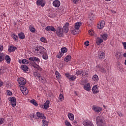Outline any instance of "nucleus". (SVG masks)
Returning a JSON list of instances; mask_svg holds the SVG:
<instances>
[{"label": "nucleus", "instance_id": "a19ab883", "mask_svg": "<svg viewBox=\"0 0 126 126\" xmlns=\"http://www.w3.org/2000/svg\"><path fill=\"white\" fill-rule=\"evenodd\" d=\"M29 29L32 33H35L36 32V29H34V27L30 26Z\"/></svg>", "mask_w": 126, "mask_h": 126}, {"label": "nucleus", "instance_id": "393cba45", "mask_svg": "<svg viewBox=\"0 0 126 126\" xmlns=\"http://www.w3.org/2000/svg\"><path fill=\"white\" fill-rule=\"evenodd\" d=\"M4 61V53L0 52V63H2Z\"/></svg>", "mask_w": 126, "mask_h": 126}, {"label": "nucleus", "instance_id": "4c0bfd02", "mask_svg": "<svg viewBox=\"0 0 126 126\" xmlns=\"http://www.w3.org/2000/svg\"><path fill=\"white\" fill-rule=\"evenodd\" d=\"M71 59V56L70 55H68L64 58V61L66 63H68V62H69V61H70Z\"/></svg>", "mask_w": 126, "mask_h": 126}, {"label": "nucleus", "instance_id": "72a5a7b5", "mask_svg": "<svg viewBox=\"0 0 126 126\" xmlns=\"http://www.w3.org/2000/svg\"><path fill=\"white\" fill-rule=\"evenodd\" d=\"M115 57L117 60H120V59L122 58V54L119 52H116L115 54Z\"/></svg>", "mask_w": 126, "mask_h": 126}, {"label": "nucleus", "instance_id": "37998d69", "mask_svg": "<svg viewBox=\"0 0 126 126\" xmlns=\"http://www.w3.org/2000/svg\"><path fill=\"white\" fill-rule=\"evenodd\" d=\"M66 52H67V49H66V48L63 47V48H61V53H62V54H63V55L64 54H65V53H66Z\"/></svg>", "mask_w": 126, "mask_h": 126}, {"label": "nucleus", "instance_id": "aec40b11", "mask_svg": "<svg viewBox=\"0 0 126 126\" xmlns=\"http://www.w3.org/2000/svg\"><path fill=\"white\" fill-rule=\"evenodd\" d=\"M4 60H5L7 63H8V64L10 63L11 59H10V57H9V56L5 55V54H4Z\"/></svg>", "mask_w": 126, "mask_h": 126}, {"label": "nucleus", "instance_id": "6e6d98bb", "mask_svg": "<svg viewBox=\"0 0 126 126\" xmlns=\"http://www.w3.org/2000/svg\"><path fill=\"white\" fill-rule=\"evenodd\" d=\"M65 75L66 77H67L68 78H69V79L70 77L71 76L70 75H69V73H66L65 74Z\"/></svg>", "mask_w": 126, "mask_h": 126}, {"label": "nucleus", "instance_id": "f03ea898", "mask_svg": "<svg viewBox=\"0 0 126 126\" xmlns=\"http://www.w3.org/2000/svg\"><path fill=\"white\" fill-rule=\"evenodd\" d=\"M45 52L46 49L43 46H39L35 48V52L37 54V55H42Z\"/></svg>", "mask_w": 126, "mask_h": 126}, {"label": "nucleus", "instance_id": "ea45409f", "mask_svg": "<svg viewBox=\"0 0 126 126\" xmlns=\"http://www.w3.org/2000/svg\"><path fill=\"white\" fill-rule=\"evenodd\" d=\"M31 103L33 105H34V106H35V107H37L38 106V103H37V102L36 101V100H35V99H32L30 101Z\"/></svg>", "mask_w": 126, "mask_h": 126}, {"label": "nucleus", "instance_id": "a211bd4d", "mask_svg": "<svg viewBox=\"0 0 126 126\" xmlns=\"http://www.w3.org/2000/svg\"><path fill=\"white\" fill-rule=\"evenodd\" d=\"M95 16V12L94 11H92L89 14V17L90 18L91 20H93L94 19V17Z\"/></svg>", "mask_w": 126, "mask_h": 126}, {"label": "nucleus", "instance_id": "f257e3e1", "mask_svg": "<svg viewBox=\"0 0 126 126\" xmlns=\"http://www.w3.org/2000/svg\"><path fill=\"white\" fill-rule=\"evenodd\" d=\"M78 30H79V22L75 24V26L71 29V32L73 35H76L78 33Z\"/></svg>", "mask_w": 126, "mask_h": 126}, {"label": "nucleus", "instance_id": "f8f14e48", "mask_svg": "<svg viewBox=\"0 0 126 126\" xmlns=\"http://www.w3.org/2000/svg\"><path fill=\"white\" fill-rule=\"evenodd\" d=\"M20 90L24 95H27L28 94V89H27L26 87H21Z\"/></svg>", "mask_w": 126, "mask_h": 126}, {"label": "nucleus", "instance_id": "b1692460", "mask_svg": "<svg viewBox=\"0 0 126 126\" xmlns=\"http://www.w3.org/2000/svg\"><path fill=\"white\" fill-rule=\"evenodd\" d=\"M100 37L102 38V40L107 41V39H108V34L107 33H103L100 34Z\"/></svg>", "mask_w": 126, "mask_h": 126}, {"label": "nucleus", "instance_id": "9d476101", "mask_svg": "<svg viewBox=\"0 0 126 126\" xmlns=\"http://www.w3.org/2000/svg\"><path fill=\"white\" fill-rule=\"evenodd\" d=\"M63 32L62 31V29L60 27L57 28V30L56 31V33L59 37H63Z\"/></svg>", "mask_w": 126, "mask_h": 126}, {"label": "nucleus", "instance_id": "58836bf2", "mask_svg": "<svg viewBox=\"0 0 126 126\" xmlns=\"http://www.w3.org/2000/svg\"><path fill=\"white\" fill-rule=\"evenodd\" d=\"M100 70L101 71V72H103V73H107V72H109V69L101 68H100Z\"/></svg>", "mask_w": 126, "mask_h": 126}, {"label": "nucleus", "instance_id": "ddd939ff", "mask_svg": "<svg viewBox=\"0 0 126 126\" xmlns=\"http://www.w3.org/2000/svg\"><path fill=\"white\" fill-rule=\"evenodd\" d=\"M92 109L94 112H96V113H100V112L102 111V108L96 105H94Z\"/></svg>", "mask_w": 126, "mask_h": 126}, {"label": "nucleus", "instance_id": "cd10ccee", "mask_svg": "<svg viewBox=\"0 0 126 126\" xmlns=\"http://www.w3.org/2000/svg\"><path fill=\"white\" fill-rule=\"evenodd\" d=\"M68 118L70 121H73L74 120V115L71 113H69L68 114Z\"/></svg>", "mask_w": 126, "mask_h": 126}, {"label": "nucleus", "instance_id": "39448f33", "mask_svg": "<svg viewBox=\"0 0 126 126\" xmlns=\"http://www.w3.org/2000/svg\"><path fill=\"white\" fill-rule=\"evenodd\" d=\"M40 107L44 110H48V108L50 107V101L47 100L43 105H40Z\"/></svg>", "mask_w": 126, "mask_h": 126}, {"label": "nucleus", "instance_id": "c03bdc74", "mask_svg": "<svg viewBox=\"0 0 126 126\" xmlns=\"http://www.w3.org/2000/svg\"><path fill=\"white\" fill-rule=\"evenodd\" d=\"M59 99L60 101H63L64 99V97L63 96V94H60L59 96Z\"/></svg>", "mask_w": 126, "mask_h": 126}, {"label": "nucleus", "instance_id": "680f3d73", "mask_svg": "<svg viewBox=\"0 0 126 126\" xmlns=\"http://www.w3.org/2000/svg\"><path fill=\"white\" fill-rule=\"evenodd\" d=\"M3 85V82H2L0 80V87H1Z\"/></svg>", "mask_w": 126, "mask_h": 126}, {"label": "nucleus", "instance_id": "bf43d9fd", "mask_svg": "<svg viewBox=\"0 0 126 126\" xmlns=\"http://www.w3.org/2000/svg\"><path fill=\"white\" fill-rule=\"evenodd\" d=\"M118 116H119V117H124V115L123 114V113L120 112H118Z\"/></svg>", "mask_w": 126, "mask_h": 126}, {"label": "nucleus", "instance_id": "052dcab7", "mask_svg": "<svg viewBox=\"0 0 126 126\" xmlns=\"http://www.w3.org/2000/svg\"><path fill=\"white\" fill-rule=\"evenodd\" d=\"M37 68L38 70H40V71H42V68H41V67H40V66H37Z\"/></svg>", "mask_w": 126, "mask_h": 126}, {"label": "nucleus", "instance_id": "a18cd8bd", "mask_svg": "<svg viewBox=\"0 0 126 126\" xmlns=\"http://www.w3.org/2000/svg\"><path fill=\"white\" fill-rule=\"evenodd\" d=\"M80 74H82L83 76H87V75H88V71L84 70L83 72H81Z\"/></svg>", "mask_w": 126, "mask_h": 126}, {"label": "nucleus", "instance_id": "e2e57ef3", "mask_svg": "<svg viewBox=\"0 0 126 126\" xmlns=\"http://www.w3.org/2000/svg\"><path fill=\"white\" fill-rule=\"evenodd\" d=\"M3 46H0V51H3Z\"/></svg>", "mask_w": 126, "mask_h": 126}, {"label": "nucleus", "instance_id": "c9c22d12", "mask_svg": "<svg viewBox=\"0 0 126 126\" xmlns=\"http://www.w3.org/2000/svg\"><path fill=\"white\" fill-rule=\"evenodd\" d=\"M11 37L14 41H18V36L14 33H11Z\"/></svg>", "mask_w": 126, "mask_h": 126}, {"label": "nucleus", "instance_id": "4be33fe9", "mask_svg": "<svg viewBox=\"0 0 126 126\" xmlns=\"http://www.w3.org/2000/svg\"><path fill=\"white\" fill-rule=\"evenodd\" d=\"M30 61L31 62H37L40 63V59L37 57H31L29 58Z\"/></svg>", "mask_w": 126, "mask_h": 126}, {"label": "nucleus", "instance_id": "473e14b6", "mask_svg": "<svg viewBox=\"0 0 126 126\" xmlns=\"http://www.w3.org/2000/svg\"><path fill=\"white\" fill-rule=\"evenodd\" d=\"M18 36L20 39L21 40L23 39H25V35L24 34V33L23 32H20L18 34Z\"/></svg>", "mask_w": 126, "mask_h": 126}, {"label": "nucleus", "instance_id": "3c124183", "mask_svg": "<svg viewBox=\"0 0 126 126\" xmlns=\"http://www.w3.org/2000/svg\"><path fill=\"white\" fill-rule=\"evenodd\" d=\"M39 80H40V81H42V82H43V83H46V82H47V81L46 80V79H43V78H42V77H40Z\"/></svg>", "mask_w": 126, "mask_h": 126}, {"label": "nucleus", "instance_id": "2f4dec72", "mask_svg": "<svg viewBox=\"0 0 126 126\" xmlns=\"http://www.w3.org/2000/svg\"><path fill=\"white\" fill-rule=\"evenodd\" d=\"M22 70H23L24 71H28V66H27V65H22L21 66Z\"/></svg>", "mask_w": 126, "mask_h": 126}, {"label": "nucleus", "instance_id": "69168bd1", "mask_svg": "<svg viewBox=\"0 0 126 126\" xmlns=\"http://www.w3.org/2000/svg\"><path fill=\"white\" fill-rule=\"evenodd\" d=\"M3 70L0 69V75H1L2 74V71Z\"/></svg>", "mask_w": 126, "mask_h": 126}, {"label": "nucleus", "instance_id": "79ce46f5", "mask_svg": "<svg viewBox=\"0 0 126 126\" xmlns=\"http://www.w3.org/2000/svg\"><path fill=\"white\" fill-rule=\"evenodd\" d=\"M41 42H42V43H45V44H47L48 43V40H47V39L44 37H42L40 38Z\"/></svg>", "mask_w": 126, "mask_h": 126}, {"label": "nucleus", "instance_id": "20e7f679", "mask_svg": "<svg viewBox=\"0 0 126 126\" xmlns=\"http://www.w3.org/2000/svg\"><path fill=\"white\" fill-rule=\"evenodd\" d=\"M69 26V23H65L64 25L63 26V29H62V31L63 33H66L68 32V27Z\"/></svg>", "mask_w": 126, "mask_h": 126}, {"label": "nucleus", "instance_id": "dca6fc26", "mask_svg": "<svg viewBox=\"0 0 126 126\" xmlns=\"http://www.w3.org/2000/svg\"><path fill=\"white\" fill-rule=\"evenodd\" d=\"M53 5L55 7H60L61 5V1L59 0H55L53 2Z\"/></svg>", "mask_w": 126, "mask_h": 126}, {"label": "nucleus", "instance_id": "7c9ffc66", "mask_svg": "<svg viewBox=\"0 0 126 126\" xmlns=\"http://www.w3.org/2000/svg\"><path fill=\"white\" fill-rule=\"evenodd\" d=\"M15 50H16V47H15L14 46H11L9 47L8 52H14Z\"/></svg>", "mask_w": 126, "mask_h": 126}, {"label": "nucleus", "instance_id": "7ed1b4c3", "mask_svg": "<svg viewBox=\"0 0 126 126\" xmlns=\"http://www.w3.org/2000/svg\"><path fill=\"white\" fill-rule=\"evenodd\" d=\"M104 117L102 116H99L96 117V125L100 126L102 124H104Z\"/></svg>", "mask_w": 126, "mask_h": 126}, {"label": "nucleus", "instance_id": "5fc2aeb1", "mask_svg": "<svg viewBox=\"0 0 126 126\" xmlns=\"http://www.w3.org/2000/svg\"><path fill=\"white\" fill-rule=\"evenodd\" d=\"M84 44L85 45L86 47H88V46H89V41H86L84 43Z\"/></svg>", "mask_w": 126, "mask_h": 126}, {"label": "nucleus", "instance_id": "09e8293b", "mask_svg": "<svg viewBox=\"0 0 126 126\" xmlns=\"http://www.w3.org/2000/svg\"><path fill=\"white\" fill-rule=\"evenodd\" d=\"M65 125L66 126H71V124H70V123L67 120L65 121Z\"/></svg>", "mask_w": 126, "mask_h": 126}, {"label": "nucleus", "instance_id": "c85d7f7f", "mask_svg": "<svg viewBox=\"0 0 126 126\" xmlns=\"http://www.w3.org/2000/svg\"><path fill=\"white\" fill-rule=\"evenodd\" d=\"M92 79L94 81L97 82L99 81V77H98V75H97L96 74H95L93 76Z\"/></svg>", "mask_w": 126, "mask_h": 126}, {"label": "nucleus", "instance_id": "1a4fd4ad", "mask_svg": "<svg viewBox=\"0 0 126 126\" xmlns=\"http://www.w3.org/2000/svg\"><path fill=\"white\" fill-rule=\"evenodd\" d=\"M9 101L10 102V105H12V107H15V106H16V98H15V97H11Z\"/></svg>", "mask_w": 126, "mask_h": 126}, {"label": "nucleus", "instance_id": "c756f323", "mask_svg": "<svg viewBox=\"0 0 126 126\" xmlns=\"http://www.w3.org/2000/svg\"><path fill=\"white\" fill-rule=\"evenodd\" d=\"M98 58H99L100 60H103L105 59V53L104 52H102L98 54Z\"/></svg>", "mask_w": 126, "mask_h": 126}, {"label": "nucleus", "instance_id": "774afa93", "mask_svg": "<svg viewBox=\"0 0 126 126\" xmlns=\"http://www.w3.org/2000/svg\"><path fill=\"white\" fill-rule=\"evenodd\" d=\"M123 56L124 57V58H126V53L123 54Z\"/></svg>", "mask_w": 126, "mask_h": 126}, {"label": "nucleus", "instance_id": "e433bc0d", "mask_svg": "<svg viewBox=\"0 0 126 126\" xmlns=\"http://www.w3.org/2000/svg\"><path fill=\"white\" fill-rule=\"evenodd\" d=\"M55 75L56 76V78H57V79H61V78H62V76H61V74L59 73V71H56L55 72Z\"/></svg>", "mask_w": 126, "mask_h": 126}, {"label": "nucleus", "instance_id": "864d4df0", "mask_svg": "<svg viewBox=\"0 0 126 126\" xmlns=\"http://www.w3.org/2000/svg\"><path fill=\"white\" fill-rule=\"evenodd\" d=\"M7 95L8 96H11V95H12V93H11V92H10V91H7Z\"/></svg>", "mask_w": 126, "mask_h": 126}, {"label": "nucleus", "instance_id": "0eeeda50", "mask_svg": "<svg viewBox=\"0 0 126 126\" xmlns=\"http://www.w3.org/2000/svg\"><path fill=\"white\" fill-rule=\"evenodd\" d=\"M18 82L20 85H25L26 84V79L23 77L19 78L18 79Z\"/></svg>", "mask_w": 126, "mask_h": 126}, {"label": "nucleus", "instance_id": "bb28decb", "mask_svg": "<svg viewBox=\"0 0 126 126\" xmlns=\"http://www.w3.org/2000/svg\"><path fill=\"white\" fill-rule=\"evenodd\" d=\"M42 59L43 60H48L49 59V57L48 56V53L45 51L44 53H42Z\"/></svg>", "mask_w": 126, "mask_h": 126}, {"label": "nucleus", "instance_id": "de8ad7c7", "mask_svg": "<svg viewBox=\"0 0 126 126\" xmlns=\"http://www.w3.org/2000/svg\"><path fill=\"white\" fill-rule=\"evenodd\" d=\"M63 53L60 52L59 54L57 55V58H58V59H61V58H62V57H63Z\"/></svg>", "mask_w": 126, "mask_h": 126}, {"label": "nucleus", "instance_id": "2eb2a0df", "mask_svg": "<svg viewBox=\"0 0 126 126\" xmlns=\"http://www.w3.org/2000/svg\"><path fill=\"white\" fill-rule=\"evenodd\" d=\"M36 116L38 119H42V120H46L47 119V117L44 115V114L40 112H37Z\"/></svg>", "mask_w": 126, "mask_h": 126}, {"label": "nucleus", "instance_id": "6e6552de", "mask_svg": "<svg viewBox=\"0 0 126 126\" xmlns=\"http://www.w3.org/2000/svg\"><path fill=\"white\" fill-rule=\"evenodd\" d=\"M92 91L93 94H94V95H95V94H98V93H99V89H98V86H94L92 88Z\"/></svg>", "mask_w": 126, "mask_h": 126}, {"label": "nucleus", "instance_id": "0e129e2a", "mask_svg": "<svg viewBox=\"0 0 126 126\" xmlns=\"http://www.w3.org/2000/svg\"><path fill=\"white\" fill-rule=\"evenodd\" d=\"M78 0H73V2L74 3H77V2H78Z\"/></svg>", "mask_w": 126, "mask_h": 126}, {"label": "nucleus", "instance_id": "8fccbe9b", "mask_svg": "<svg viewBox=\"0 0 126 126\" xmlns=\"http://www.w3.org/2000/svg\"><path fill=\"white\" fill-rule=\"evenodd\" d=\"M76 78V77L75 76H71L69 80H71V81H73V80H74V79H75Z\"/></svg>", "mask_w": 126, "mask_h": 126}, {"label": "nucleus", "instance_id": "13d9d810", "mask_svg": "<svg viewBox=\"0 0 126 126\" xmlns=\"http://www.w3.org/2000/svg\"><path fill=\"white\" fill-rule=\"evenodd\" d=\"M118 70H122L123 69V65H121L120 66H117Z\"/></svg>", "mask_w": 126, "mask_h": 126}, {"label": "nucleus", "instance_id": "603ef678", "mask_svg": "<svg viewBox=\"0 0 126 126\" xmlns=\"http://www.w3.org/2000/svg\"><path fill=\"white\" fill-rule=\"evenodd\" d=\"M4 123V119L3 118H0V125H2Z\"/></svg>", "mask_w": 126, "mask_h": 126}, {"label": "nucleus", "instance_id": "f3484780", "mask_svg": "<svg viewBox=\"0 0 126 126\" xmlns=\"http://www.w3.org/2000/svg\"><path fill=\"white\" fill-rule=\"evenodd\" d=\"M46 31H52L53 32H56V30L53 26H47L45 28Z\"/></svg>", "mask_w": 126, "mask_h": 126}, {"label": "nucleus", "instance_id": "5701e85b", "mask_svg": "<svg viewBox=\"0 0 126 126\" xmlns=\"http://www.w3.org/2000/svg\"><path fill=\"white\" fill-rule=\"evenodd\" d=\"M37 5H41L42 7L45 6V3L43 2V0H37L36 1Z\"/></svg>", "mask_w": 126, "mask_h": 126}, {"label": "nucleus", "instance_id": "6ab92c4d", "mask_svg": "<svg viewBox=\"0 0 126 126\" xmlns=\"http://www.w3.org/2000/svg\"><path fill=\"white\" fill-rule=\"evenodd\" d=\"M102 43H103V39L101 37H97L96 40V45H97V46H100Z\"/></svg>", "mask_w": 126, "mask_h": 126}, {"label": "nucleus", "instance_id": "4d7b16f0", "mask_svg": "<svg viewBox=\"0 0 126 126\" xmlns=\"http://www.w3.org/2000/svg\"><path fill=\"white\" fill-rule=\"evenodd\" d=\"M122 44L124 46V48L125 50H126V42H123Z\"/></svg>", "mask_w": 126, "mask_h": 126}, {"label": "nucleus", "instance_id": "4468645a", "mask_svg": "<svg viewBox=\"0 0 126 126\" xmlns=\"http://www.w3.org/2000/svg\"><path fill=\"white\" fill-rule=\"evenodd\" d=\"M105 27V21L103 20L101 21L97 24V28L98 29H103Z\"/></svg>", "mask_w": 126, "mask_h": 126}, {"label": "nucleus", "instance_id": "412c9836", "mask_svg": "<svg viewBox=\"0 0 126 126\" xmlns=\"http://www.w3.org/2000/svg\"><path fill=\"white\" fill-rule=\"evenodd\" d=\"M90 36H94V37H97V34L95 33V32L93 30H90L88 32Z\"/></svg>", "mask_w": 126, "mask_h": 126}, {"label": "nucleus", "instance_id": "9b49d317", "mask_svg": "<svg viewBox=\"0 0 126 126\" xmlns=\"http://www.w3.org/2000/svg\"><path fill=\"white\" fill-rule=\"evenodd\" d=\"M83 88L84 90H86V91H88V92L91 91V86H90V83H88L84 85Z\"/></svg>", "mask_w": 126, "mask_h": 126}, {"label": "nucleus", "instance_id": "f704fd0d", "mask_svg": "<svg viewBox=\"0 0 126 126\" xmlns=\"http://www.w3.org/2000/svg\"><path fill=\"white\" fill-rule=\"evenodd\" d=\"M49 126V122L47 121L46 120H45V119H43L42 121V126Z\"/></svg>", "mask_w": 126, "mask_h": 126}, {"label": "nucleus", "instance_id": "a878e982", "mask_svg": "<svg viewBox=\"0 0 126 126\" xmlns=\"http://www.w3.org/2000/svg\"><path fill=\"white\" fill-rule=\"evenodd\" d=\"M33 75H34L35 78H38L39 80H40V78H41V75L40 74V73L37 72H34L33 73Z\"/></svg>", "mask_w": 126, "mask_h": 126}, {"label": "nucleus", "instance_id": "338daca9", "mask_svg": "<svg viewBox=\"0 0 126 126\" xmlns=\"http://www.w3.org/2000/svg\"><path fill=\"white\" fill-rule=\"evenodd\" d=\"M31 117H32V118H35V115L34 114H32L31 115Z\"/></svg>", "mask_w": 126, "mask_h": 126}, {"label": "nucleus", "instance_id": "49530a36", "mask_svg": "<svg viewBox=\"0 0 126 126\" xmlns=\"http://www.w3.org/2000/svg\"><path fill=\"white\" fill-rule=\"evenodd\" d=\"M22 63H23L24 64H28V63H29V62H28V60H26V59H23L22 61Z\"/></svg>", "mask_w": 126, "mask_h": 126}, {"label": "nucleus", "instance_id": "423d86ee", "mask_svg": "<svg viewBox=\"0 0 126 126\" xmlns=\"http://www.w3.org/2000/svg\"><path fill=\"white\" fill-rule=\"evenodd\" d=\"M83 125L84 126H94L93 123L90 120H86L83 122Z\"/></svg>", "mask_w": 126, "mask_h": 126}]
</instances>
